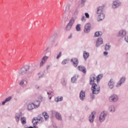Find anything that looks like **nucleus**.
I'll return each mask as SVG.
<instances>
[{
    "instance_id": "11",
    "label": "nucleus",
    "mask_w": 128,
    "mask_h": 128,
    "mask_svg": "<svg viewBox=\"0 0 128 128\" xmlns=\"http://www.w3.org/2000/svg\"><path fill=\"white\" fill-rule=\"evenodd\" d=\"M80 100H84L86 98V92L84 91H81L80 95Z\"/></svg>"
},
{
    "instance_id": "43",
    "label": "nucleus",
    "mask_w": 128,
    "mask_h": 128,
    "mask_svg": "<svg viewBox=\"0 0 128 128\" xmlns=\"http://www.w3.org/2000/svg\"><path fill=\"white\" fill-rule=\"evenodd\" d=\"M125 40L126 42H128V36L125 38Z\"/></svg>"
},
{
    "instance_id": "45",
    "label": "nucleus",
    "mask_w": 128,
    "mask_h": 128,
    "mask_svg": "<svg viewBox=\"0 0 128 128\" xmlns=\"http://www.w3.org/2000/svg\"><path fill=\"white\" fill-rule=\"evenodd\" d=\"M35 88H36L38 89V88H40V86H38V85H36V86H35Z\"/></svg>"
},
{
    "instance_id": "29",
    "label": "nucleus",
    "mask_w": 128,
    "mask_h": 128,
    "mask_svg": "<svg viewBox=\"0 0 128 128\" xmlns=\"http://www.w3.org/2000/svg\"><path fill=\"white\" fill-rule=\"evenodd\" d=\"M76 30L80 32V24H78L76 26Z\"/></svg>"
},
{
    "instance_id": "1",
    "label": "nucleus",
    "mask_w": 128,
    "mask_h": 128,
    "mask_svg": "<svg viewBox=\"0 0 128 128\" xmlns=\"http://www.w3.org/2000/svg\"><path fill=\"white\" fill-rule=\"evenodd\" d=\"M96 80V78L94 77V75H92L90 76V84L92 86V94H98V92H100V86L97 85L94 83V80Z\"/></svg>"
},
{
    "instance_id": "35",
    "label": "nucleus",
    "mask_w": 128,
    "mask_h": 128,
    "mask_svg": "<svg viewBox=\"0 0 128 128\" xmlns=\"http://www.w3.org/2000/svg\"><path fill=\"white\" fill-rule=\"evenodd\" d=\"M68 62V60H65L62 62V64H66Z\"/></svg>"
},
{
    "instance_id": "17",
    "label": "nucleus",
    "mask_w": 128,
    "mask_h": 128,
    "mask_svg": "<svg viewBox=\"0 0 128 128\" xmlns=\"http://www.w3.org/2000/svg\"><path fill=\"white\" fill-rule=\"evenodd\" d=\"M55 116L57 120H62V115L60 114V113L58 112H55L54 113Z\"/></svg>"
},
{
    "instance_id": "39",
    "label": "nucleus",
    "mask_w": 128,
    "mask_h": 128,
    "mask_svg": "<svg viewBox=\"0 0 128 128\" xmlns=\"http://www.w3.org/2000/svg\"><path fill=\"white\" fill-rule=\"evenodd\" d=\"M82 22H86V17L84 16H83L81 19Z\"/></svg>"
},
{
    "instance_id": "16",
    "label": "nucleus",
    "mask_w": 128,
    "mask_h": 128,
    "mask_svg": "<svg viewBox=\"0 0 128 128\" xmlns=\"http://www.w3.org/2000/svg\"><path fill=\"white\" fill-rule=\"evenodd\" d=\"M124 80H126V78H121L120 80V81L118 83L116 86L117 87L120 86V85L122 84H124Z\"/></svg>"
},
{
    "instance_id": "46",
    "label": "nucleus",
    "mask_w": 128,
    "mask_h": 128,
    "mask_svg": "<svg viewBox=\"0 0 128 128\" xmlns=\"http://www.w3.org/2000/svg\"><path fill=\"white\" fill-rule=\"evenodd\" d=\"M68 38H72V34L68 36Z\"/></svg>"
},
{
    "instance_id": "28",
    "label": "nucleus",
    "mask_w": 128,
    "mask_h": 128,
    "mask_svg": "<svg viewBox=\"0 0 128 128\" xmlns=\"http://www.w3.org/2000/svg\"><path fill=\"white\" fill-rule=\"evenodd\" d=\"M48 57L47 56H44L42 58L41 60L44 62H46V60H48Z\"/></svg>"
},
{
    "instance_id": "5",
    "label": "nucleus",
    "mask_w": 128,
    "mask_h": 128,
    "mask_svg": "<svg viewBox=\"0 0 128 128\" xmlns=\"http://www.w3.org/2000/svg\"><path fill=\"white\" fill-rule=\"evenodd\" d=\"M118 96L116 94L112 95L109 98V100L111 102H118Z\"/></svg>"
},
{
    "instance_id": "9",
    "label": "nucleus",
    "mask_w": 128,
    "mask_h": 128,
    "mask_svg": "<svg viewBox=\"0 0 128 128\" xmlns=\"http://www.w3.org/2000/svg\"><path fill=\"white\" fill-rule=\"evenodd\" d=\"M106 16L104 13H102L101 14H99L98 15L97 18L98 20H102L104 19Z\"/></svg>"
},
{
    "instance_id": "26",
    "label": "nucleus",
    "mask_w": 128,
    "mask_h": 128,
    "mask_svg": "<svg viewBox=\"0 0 128 128\" xmlns=\"http://www.w3.org/2000/svg\"><path fill=\"white\" fill-rule=\"evenodd\" d=\"M102 32H97L95 33L94 36H102Z\"/></svg>"
},
{
    "instance_id": "48",
    "label": "nucleus",
    "mask_w": 128,
    "mask_h": 128,
    "mask_svg": "<svg viewBox=\"0 0 128 128\" xmlns=\"http://www.w3.org/2000/svg\"><path fill=\"white\" fill-rule=\"evenodd\" d=\"M48 94H50V92H48Z\"/></svg>"
},
{
    "instance_id": "4",
    "label": "nucleus",
    "mask_w": 128,
    "mask_h": 128,
    "mask_svg": "<svg viewBox=\"0 0 128 128\" xmlns=\"http://www.w3.org/2000/svg\"><path fill=\"white\" fill-rule=\"evenodd\" d=\"M29 70H30V67L28 66H25L22 67L20 70V74H22V76H24V74H28Z\"/></svg>"
},
{
    "instance_id": "51",
    "label": "nucleus",
    "mask_w": 128,
    "mask_h": 128,
    "mask_svg": "<svg viewBox=\"0 0 128 128\" xmlns=\"http://www.w3.org/2000/svg\"><path fill=\"white\" fill-rule=\"evenodd\" d=\"M26 83L28 84V82L27 81H26Z\"/></svg>"
},
{
    "instance_id": "31",
    "label": "nucleus",
    "mask_w": 128,
    "mask_h": 128,
    "mask_svg": "<svg viewBox=\"0 0 128 128\" xmlns=\"http://www.w3.org/2000/svg\"><path fill=\"white\" fill-rule=\"evenodd\" d=\"M44 64H46V62H44V61H42V60H41V62H40V68H42V66H44Z\"/></svg>"
},
{
    "instance_id": "34",
    "label": "nucleus",
    "mask_w": 128,
    "mask_h": 128,
    "mask_svg": "<svg viewBox=\"0 0 128 128\" xmlns=\"http://www.w3.org/2000/svg\"><path fill=\"white\" fill-rule=\"evenodd\" d=\"M62 56V52H60L58 54H57V56H56V58L57 60H58V58H60Z\"/></svg>"
},
{
    "instance_id": "20",
    "label": "nucleus",
    "mask_w": 128,
    "mask_h": 128,
    "mask_svg": "<svg viewBox=\"0 0 128 128\" xmlns=\"http://www.w3.org/2000/svg\"><path fill=\"white\" fill-rule=\"evenodd\" d=\"M100 44H102V38H99L96 42V46H99Z\"/></svg>"
},
{
    "instance_id": "8",
    "label": "nucleus",
    "mask_w": 128,
    "mask_h": 128,
    "mask_svg": "<svg viewBox=\"0 0 128 128\" xmlns=\"http://www.w3.org/2000/svg\"><path fill=\"white\" fill-rule=\"evenodd\" d=\"M106 114L104 112H102L99 118V120L102 122H104L106 120Z\"/></svg>"
},
{
    "instance_id": "18",
    "label": "nucleus",
    "mask_w": 128,
    "mask_h": 128,
    "mask_svg": "<svg viewBox=\"0 0 128 128\" xmlns=\"http://www.w3.org/2000/svg\"><path fill=\"white\" fill-rule=\"evenodd\" d=\"M120 6V1H114L113 2L112 8H118Z\"/></svg>"
},
{
    "instance_id": "25",
    "label": "nucleus",
    "mask_w": 128,
    "mask_h": 128,
    "mask_svg": "<svg viewBox=\"0 0 128 128\" xmlns=\"http://www.w3.org/2000/svg\"><path fill=\"white\" fill-rule=\"evenodd\" d=\"M21 122L22 124H24L26 122V118L23 117L21 118Z\"/></svg>"
},
{
    "instance_id": "52",
    "label": "nucleus",
    "mask_w": 128,
    "mask_h": 128,
    "mask_svg": "<svg viewBox=\"0 0 128 128\" xmlns=\"http://www.w3.org/2000/svg\"><path fill=\"white\" fill-rule=\"evenodd\" d=\"M50 94H52L50 93Z\"/></svg>"
},
{
    "instance_id": "37",
    "label": "nucleus",
    "mask_w": 128,
    "mask_h": 128,
    "mask_svg": "<svg viewBox=\"0 0 128 128\" xmlns=\"http://www.w3.org/2000/svg\"><path fill=\"white\" fill-rule=\"evenodd\" d=\"M85 16H86V18H90V14H88V12L85 13Z\"/></svg>"
},
{
    "instance_id": "40",
    "label": "nucleus",
    "mask_w": 128,
    "mask_h": 128,
    "mask_svg": "<svg viewBox=\"0 0 128 128\" xmlns=\"http://www.w3.org/2000/svg\"><path fill=\"white\" fill-rule=\"evenodd\" d=\"M86 2V0H81V4H84Z\"/></svg>"
},
{
    "instance_id": "30",
    "label": "nucleus",
    "mask_w": 128,
    "mask_h": 128,
    "mask_svg": "<svg viewBox=\"0 0 128 128\" xmlns=\"http://www.w3.org/2000/svg\"><path fill=\"white\" fill-rule=\"evenodd\" d=\"M56 102H62V97H58L55 99Z\"/></svg>"
},
{
    "instance_id": "44",
    "label": "nucleus",
    "mask_w": 128,
    "mask_h": 128,
    "mask_svg": "<svg viewBox=\"0 0 128 128\" xmlns=\"http://www.w3.org/2000/svg\"><path fill=\"white\" fill-rule=\"evenodd\" d=\"M78 11L76 10V11L74 12V14H78Z\"/></svg>"
},
{
    "instance_id": "6",
    "label": "nucleus",
    "mask_w": 128,
    "mask_h": 128,
    "mask_svg": "<svg viewBox=\"0 0 128 128\" xmlns=\"http://www.w3.org/2000/svg\"><path fill=\"white\" fill-rule=\"evenodd\" d=\"M90 28H92L90 24L87 23L84 26V32L86 34H88V32H90Z\"/></svg>"
},
{
    "instance_id": "10",
    "label": "nucleus",
    "mask_w": 128,
    "mask_h": 128,
    "mask_svg": "<svg viewBox=\"0 0 128 128\" xmlns=\"http://www.w3.org/2000/svg\"><path fill=\"white\" fill-rule=\"evenodd\" d=\"M71 62H73V65L74 66H78V60L76 58H73L71 60Z\"/></svg>"
},
{
    "instance_id": "7",
    "label": "nucleus",
    "mask_w": 128,
    "mask_h": 128,
    "mask_svg": "<svg viewBox=\"0 0 128 128\" xmlns=\"http://www.w3.org/2000/svg\"><path fill=\"white\" fill-rule=\"evenodd\" d=\"M104 6H100L97 8L96 10V14H98H98H104Z\"/></svg>"
},
{
    "instance_id": "38",
    "label": "nucleus",
    "mask_w": 128,
    "mask_h": 128,
    "mask_svg": "<svg viewBox=\"0 0 128 128\" xmlns=\"http://www.w3.org/2000/svg\"><path fill=\"white\" fill-rule=\"evenodd\" d=\"M71 80H72V82H76V78L72 77L71 79Z\"/></svg>"
},
{
    "instance_id": "21",
    "label": "nucleus",
    "mask_w": 128,
    "mask_h": 128,
    "mask_svg": "<svg viewBox=\"0 0 128 128\" xmlns=\"http://www.w3.org/2000/svg\"><path fill=\"white\" fill-rule=\"evenodd\" d=\"M83 56L84 58V59L85 60H86V58L90 56V53L86 52H84L83 54Z\"/></svg>"
},
{
    "instance_id": "23",
    "label": "nucleus",
    "mask_w": 128,
    "mask_h": 128,
    "mask_svg": "<svg viewBox=\"0 0 128 128\" xmlns=\"http://www.w3.org/2000/svg\"><path fill=\"white\" fill-rule=\"evenodd\" d=\"M102 74H100L98 75V76L96 77V82L98 84L100 82V80H102Z\"/></svg>"
},
{
    "instance_id": "14",
    "label": "nucleus",
    "mask_w": 128,
    "mask_h": 128,
    "mask_svg": "<svg viewBox=\"0 0 128 128\" xmlns=\"http://www.w3.org/2000/svg\"><path fill=\"white\" fill-rule=\"evenodd\" d=\"M126 34V32L124 30H121L119 32L118 36H124Z\"/></svg>"
},
{
    "instance_id": "15",
    "label": "nucleus",
    "mask_w": 128,
    "mask_h": 128,
    "mask_svg": "<svg viewBox=\"0 0 128 128\" xmlns=\"http://www.w3.org/2000/svg\"><path fill=\"white\" fill-rule=\"evenodd\" d=\"M12 96H10L8 97V98H6V99L4 100V101L2 102V105L4 106L6 104V102H10V100H12Z\"/></svg>"
},
{
    "instance_id": "12",
    "label": "nucleus",
    "mask_w": 128,
    "mask_h": 128,
    "mask_svg": "<svg viewBox=\"0 0 128 128\" xmlns=\"http://www.w3.org/2000/svg\"><path fill=\"white\" fill-rule=\"evenodd\" d=\"M96 114L95 112H92V114L89 116V120L90 122H94V114Z\"/></svg>"
},
{
    "instance_id": "47",
    "label": "nucleus",
    "mask_w": 128,
    "mask_h": 128,
    "mask_svg": "<svg viewBox=\"0 0 128 128\" xmlns=\"http://www.w3.org/2000/svg\"><path fill=\"white\" fill-rule=\"evenodd\" d=\"M50 68V65L46 66V70H48Z\"/></svg>"
},
{
    "instance_id": "19",
    "label": "nucleus",
    "mask_w": 128,
    "mask_h": 128,
    "mask_svg": "<svg viewBox=\"0 0 128 128\" xmlns=\"http://www.w3.org/2000/svg\"><path fill=\"white\" fill-rule=\"evenodd\" d=\"M74 22H76V18H72L70 20L68 25L72 26H74Z\"/></svg>"
},
{
    "instance_id": "42",
    "label": "nucleus",
    "mask_w": 128,
    "mask_h": 128,
    "mask_svg": "<svg viewBox=\"0 0 128 128\" xmlns=\"http://www.w3.org/2000/svg\"><path fill=\"white\" fill-rule=\"evenodd\" d=\"M108 54V52H104V56H107Z\"/></svg>"
},
{
    "instance_id": "41",
    "label": "nucleus",
    "mask_w": 128,
    "mask_h": 128,
    "mask_svg": "<svg viewBox=\"0 0 128 128\" xmlns=\"http://www.w3.org/2000/svg\"><path fill=\"white\" fill-rule=\"evenodd\" d=\"M15 118H16V122H19V120H20V117H18V116H16Z\"/></svg>"
},
{
    "instance_id": "50",
    "label": "nucleus",
    "mask_w": 128,
    "mask_h": 128,
    "mask_svg": "<svg viewBox=\"0 0 128 128\" xmlns=\"http://www.w3.org/2000/svg\"><path fill=\"white\" fill-rule=\"evenodd\" d=\"M56 46H58V44L56 45Z\"/></svg>"
},
{
    "instance_id": "13",
    "label": "nucleus",
    "mask_w": 128,
    "mask_h": 128,
    "mask_svg": "<svg viewBox=\"0 0 128 128\" xmlns=\"http://www.w3.org/2000/svg\"><path fill=\"white\" fill-rule=\"evenodd\" d=\"M78 68L79 70L82 72H84V74H86V68H84V66H78Z\"/></svg>"
},
{
    "instance_id": "32",
    "label": "nucleus",
    "mask_w": 128,
    "mask_h": 128,
    "mask_svg": "<svg viewBox=\"0 0 128 128\" xmlns=\"http://www.w3.org/2000/svg\"><path fill=\"white\" fill-rule=\"evenodd\" d=\"M110 110L112 112H114L115 109H114V106H111L110 108Z\"/></svg>"
},
{
    "instance_id": "2",
    "label": "nucleus",
    "mask_w": 128,
    "mask_h": 128,
    "mask_svg": "<svg viewBox=\"0 0 128 128\" xmlns=\"http://www.w3.org/2000/svg\"><path fill=\"white\" fill-rule=\"evenodd\" d=\"M40 102L38 100H36L34 102V103H30L28 104L27 108L28 110H34V108H38L40 106Z\"/></svg>"
},
{
    "instance_id": "24",
    "label": "nucleus",
    "mask_w": 128,
    "mask_h": 128,
    "mask_svg": "<svg viewBox=\"0 0 128 128\" xmlns=\"http://www.w3.org/2000/svg\"><path fill=\"white\" fill-rule=\"evenodd\" d=\"M42 115L44 116L46 120H48L49 116H48V113L44 112L42 113Z\"/></svg>"
},
{
    "instance_id": "36",
    "label": "nucleus",
    "mask_w": 128,
    "mask_h": 128,
    "mask_svg": "<svg viewBox=\"0 0 128 128\" xmlns=\"http://www.w3.org/2000/svg\"><path fill=\"white\" fill-rule=\"evenodd\" d=\"M24 84V80H21L19 84L20 86H22V84Z\"/></svg>"
},
{
    "instance_id": "49",
    "label": "nucleus",
    "mask_w": 128,
    "mask_h": 128,
    "mask_svg": "<svg viewBox=\"0 0 128 128\" xmlns=\"http://www.w3.org/2000/svg\"><path fill=\"white\" fill-rule=\"evenodd\" d=\"M51 99H52V97H50V100H51Z\"/></svg>"
},
{
    "instance_id": "3",
    "label": "nucleus",
    "mask_w": 128,
    "mask_h": 128,
    "mask_svg": "<svg viewBox=\"0 0 128 128\" xmlns=\"http://www.w3.org/2000/svg\"><path fill=\"white\" fill-rule=\"evenodd\" d=\"M38 122H44V118L42 116V115H39L37 118H34L32 120V122L33 124V126H36V124L38 123Z\"/></svg>"
},
{
    "instance_id": "22",
    "label": "nucleus",
    "mask_w": 128,
    "mask_h": 128,
    "mask_svg": "<svg viewBox=\"0 0 128 128\" xmlns=\"http://www.w3.org/2000/svg\"><path fill=\"white\" fill-rule=\"evenodd\" d=\"M114 80H110L108 84V86L109 88H114Z\"/></svg>"
},
{
    "instance_id": "27",
    "label": "nucleus",
    "mask_w": 128,
    "mask_h": 128,
    "mask_svg": "<svg viewBox=\"0 0 128 128\" xmlns=\"http://www.w3.org/2000/svg\"><path fill=\"white\" fill-rule=\"evenodd\" d=\"M72 28V26H70V25H68V24H67L66 30L67 31L70 30V29Z\"/></svg>"
},
{
    "instance_id": "33",
    "label": "nucleus",
    "mask_w": 128,
    "mask_h": 128,
    "mask_svg": "<svg viewBox=\"0 0 128 128\" xmlns=\"http://www.w3.org/2000/svg\"><path fill=\"white\" fill-rule=\"evenodd\" d=\"M110 48V46L106 44L105 46V50H108Z\"/></svg>"
}]
</instances>
